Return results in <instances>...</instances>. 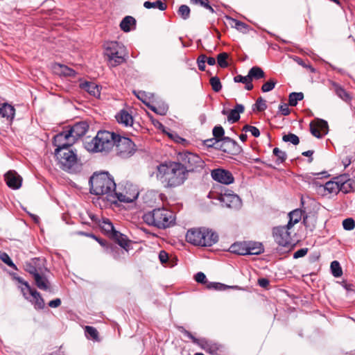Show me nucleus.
<instances>
[{
    "label": "nucleus",
    "mask_w": 355,
    "mask_h": 355,
    "mask_svg": "<svg viewBox=\"0 0 355 355\" xmlns=\"http://www.w3.org/2000/svg\"><path fill=\"white\" fill-rule=\"evenodd\" d=\"M155 176L164 188L172 189L182 186L188 179L187 171L180 162H164L156 166Z\"/></svg>",
    "instance_id": "1"
},
{
    "label": "nucleus",
    "mask_w": 355,
    "mask_h": 355,
    "mask_svg": "<svg viewBox=\"0 0 355 355\" xmlns=\"http://www.w3.org/2000/svg\"><path fill=\"white\" fill-rule=\"evenodd\" d=\"M90 193L96 196H105L110 202V195H114L116 184L107 172L94 173L89 181Z\"/></svg>",
    "instance_id": "2"
},
{
    "label": "nucleus",
    "mask_w": 355,
    "mask_h": 355,
    "mask_svg": "<svg viewBox=\"0 0 355 355\" xmlns=\"http://www.w3.org/2000/svg\"><path fill=\"white\" fill-rule=\"evenodd\" d=\"M142 218L146 224L160 230L168 228L175 223L173 211L164 207L153 209L145 213Z\"/></svg>",
    "instance_id": "3"
},
{
    "label": "nucleus",
    "mask_w": 355,
    "mask_h": 355,
    "mask_svg": "<svg viewBox=\"0 0 355 355\" xmlns=\"http://www.w3.org/2000/svg\"><path fill=\"white\" fill-rule=\"evenodd\" d=\"M117 134L107 130H100L89 142L87 144L88 150L92 152L109 153L114 149Z\"/></svg>",
    "instance_id": "4"
},
{
    "label": "nucleus",
    "mask_w": 355,
    "mask_h": 355,
    "mask_svg": "<svg viewBox=\"0 0 355 355\" xmlns=\"http://www.w3.org/2000/svg\"><path fill=\"white\" fill-rule=\"evenodd\" d=\"M218 235L206 228H193L187 231L186 241L194 245L211 246L218 241Z\"/></svg>",
    "instance_id": "5"
},
{
    "label": "nucleus",
    "mask_w": 355,
    "mask_h": 355,
    "mask_svg": "<svg viewBox=\"0 0 355 355\" xmlns=\"http://www.w3.org/2000/svg\"><path fill=\"white\" fill-rule=\"evenodd\" d=\"M55 156L62 170L69 173H76L79 170L80 164L77 153L72 148L55 150Z\"/></svg>",
    "instance_id": "6"
},
{
    "label": "nucleus",
    "mask_w": 355,
    "mask_h": 355,
    "mask_svg": "<svg viewBox=\"0 0 355 355\" xmlns=\"http://www.w3.org/2000/svg\"><path fill=\"white\" fill-rule=\"evenodd\" d=\"M105 55L112 67H117L126 62L127 53L125 46L120 42L112 41L105 44Z\"/></svg>",
    "instance_id": "7"
},
{
    "label": "nucleus",
    "mask_w": 355,
    "mask_h": 355,
    "mask_svg": "<svg viewBox=\"0 0 355 355\" xmlns=\"http://www.w3.org/2000/svg\"><path fill=\"white\" fill-rule=\"evenodd\" d=\"M178 162L187 171V175L191 172L199 171L203 169L205 162L202 158L196 153L189 151H183L178 154Z\"/></svg>",
    "instance_id": "8"
},
{
    "label": "nucleus",
    "mask_w": 355,
    "mask_h": 355,
    "mask_svg": "<svg viewBox=\"0 0 355 355\" xmlns=\"http://www.w3.org/2000/svg\"><path fill=\"white\" fill-rule=\"evenodd\" d=\"M139 196V191L135 185L127 182L121 191L115 190L114 195H110V202L116 204L121 202H132L135 200Z\"/></svg>",
    "instance_id": "9"
},
{
    "label": "nucleus",
    "mask_w": 355,
    "mask_h": 355,
    "mask_svg": "<svg viewBox=\"0 0 355 355\" xmlns=\"http://www.w3.org/2000/svg\"><path fill=\"white\" fill-rule=\"evenodd\" d=\"M114 148L116 155L121 159L130 157L137 150L135 143L130 139L119 135H116Z\"/></svg>",
    "instance_id": "10"
},
{
    "label": "nucleus",
    "mask_w": 355,
    "mask_h": 355,
    "mask_svg": "<svg viewBox=\"0 0 355 355\" xmlns=\"http://www.w3.org/2000/svg\"><path fill=\"white\" fill-rule=\"evenodd\" d=\"M179 329L185 336L191 339L193 343L199 345L207 353L211 355H220V353L222 352V345L205 339L199 340L182 327H180Z\"/></svg>",
    "instance_id": "11"
},
{
    "label": "nucleus",
    "mask_w": 355,
    "mask_h": 355,
    "mask_svg": "<svg viewBox=\"0 0 355 355\" xmlns=\"http://www.w3.org/2000/svg\"><path fill=\"white\" fill-rule=\"evenodd\" d=\"M19 282L24 286L21 288L24 297L32 302L35 309H43L45 303L40 293L35 289L31 288L27 282L21 279H19Z\"/></svg>",
    "instance_id": "12"
},
{
    "label": "nucleus",
    "mask_w": 355,
    "mask_h": 355,
    "mask_svg": "<svg viewBox=\"0 0 355 355\" xmlns=\"http://www.w3.org/2000/svg\"><path fill=\"white\" fill-rule=\"evenodd\" d=\"M290 230L291 228L287 225L275 227L272 229V236L279 245L286 248L292 247L293 240Z\"/></svg>",
    "instance_id": "13"
},
{
    "label": "nucleus",
    "mask_w": 355,
    "mask_h": 355,
    "mask_svg": "<svg viewBox=\"0 0 355 355\" xmlns=\"http://www.w3.org/2000/svg\"><path fill=\"white\" fill-rule=\"evenodd\" d=\"M53 145L56 147L55 150H62L71 146L76 143L74 139L71 135H69L67 130L65 128L61 132L57 134L53 137Z\"/></svg>",
    "instance_id": "14"
},
{
    "label": "nucleus",
    "mask_w": 355,
    "mask_h": 355,
    "mask_svg": "<svg viewBox=\"0 0 355 355\" xmlns=\"http://www.w3.org/2000/svg\"><path fill=\"white\" fill-rule=\"evenodd\" d=\"M216 148H219L224 153L232 155H237L242 151V148L237 142L230 137H223L220 145Z\"/></svg>",
    "instance_id": "15"
},
{
    "label": "nucleus",
    "mask_w": 355,
    "mask_h": 355,
    "mask_svg": "<svg viewBox=\"0 0 355 355\" xmlns=\"http://www.w3.org/2000/svg\"><path fill=\"white\" fill-rule=\"evenodd\" d=\"M211 178L216 182L223 184H230L234 182V178L232 173L223 168L214 169L211 172Z\"/></svg>",
    "instance_id": "16"
},
{
    "label": "nucleus",
    "mask_w": 355,
    "mask_h": 355,
    "mask_svg": "<svg viewBox=\"0 0 355 355\" xmlns=\"http://www.w3.org/2000/svg\"><path fill=\"white\" fill-rule=\"evenodd\" d=\"M71 135L72 138L74 139L76 142L79 138L84 136L89 129V125L86 121H80L73 124L72 126L66 128Z\"/></svg>",
    "instance_id": "17"
},
{
    "label": "nucleus",
    "mask_w": 355,
    "mask_h": 355,
    "mask_svg": "<svg viewBox=\"0 0 355 355\" xmlns=\"http://www.w3.org/2000/svg\"><path fill=\"white\" fill-rule=\"evenodd\" d=\"M220 201L225 206L230 209H239L242 206V201L236 194H224L220 197Z\"/></svg>",
    "instance_id": "18"
},
{
    "label": "nucleus",
    "mask_w": 355,
    "mask_h": 355,
    "mask_svg": "<svg viewBox=\"0 0 355 355\" xmlns=\"http://www.w3.org/2000/svg\"><path fill=\"white\" fill-rule=\"evenodd\" d=\"M7 185L13 189H18L21 186L22 178L15 171H8L5 175Z\"/></svg>",
    "instance_id": "19"
},
{
    "label": "nucleus",
    "mask_w": 355,
    "mask_h": 355,
    "mask_svg": "<svg viewBox=\"0 0 355 355\" xmlns=\"http://www.w3.org/2000/svg\"><path fill=\"white\" fill-rule=\"evenodd\" d=\"M0 116L11 124L15 116V108L8 103H2L0 106Z\"/></svg>",
    "instance_id": "20"
},
{
    "label": "nucleus",
    "mask_w": 355,
    "mask_h": 355,
    "mask_svg": "<svg viewBox=\"0 0 355 355\" xmlns=\"http://www.w3.org/2000/svg\"><path fill=\"white\" fill-rule=\"evenodd\" d=\"M100 226L102 231L110 238L121 236V233L114 229L113 224L109 219L103 218Z\"/></svg>",
    "instance_id": "21"
},
{
    "label": "nucleus",
    "mask_w": 355,
    "mask_h": 355,
    "mask_svg": "<svg viewBox=\"0 0 355 355\" xmlns=\"http://www.w3.org/2000/svg\"><path fill=\"white\" fill-rule=\"evenodd\" d=\"M80 88L86 91L91 96L98 98L101 92L99 86L94 82L84 81L80 83Z\"/></svg>",
    "instance_id": "22"
},
{
    "label": "nucleus",
    "mask_w": 355,
    "mask_h": 355,
    "mask_svg": "<svg viewBox=\"0 0 355 355\" xmlns=\"http://www.w3.org/2000/svg\"><path fill=\"white\" fill-rule=\"evenodd\" d=\"M117 122L125 127L132 126L133 117L127 110H121L115 116Z\"/></svg>",
    "instance_id": "23"
},
{
    "label": "nucleus",
    "mask_w": 355,
    "mask_h": 355,
    "mask_svg": "<svg viewBox=\"0 0 355 355\" xmlns=\"http://www.w3.org/2000/svg\"><path fill=\"white\" fill-rule=\"evenodd\" d=\"M319 189L323 191L322 195L337 194L339 191V187L334 180L328 181L324 185H320Z\"/></svg>",
    "instance_id": "24"
},
{
    "label": "nucleus",
    "mask_w": 355,
    "mask_h": 355,
    "mask_svg": "<svg viewBox=\"0 0 355 355\" xmlns=\"http://www.w3.org/2000/svg\"><path fill=\"white\" fill-rule=\"evenodd\" d=\"M329 83L334 92L340 98L345 102H349L352 100L350 94L341 85L331 80Z\"/></svg>",
    "instance_id": "25"
},
{
    "label": "nucleus",
    "mask_w": 355,
    "mask_h": 355,
    "mask_svg": "<svg viewBox=\"0 0 355 355\" xmlns=\"http://www.w3.org/2000/svg\"><path fill=\"white\" fill-rule=\"evenodd\" d=\"M37 287L42 291H51V284L48 279L43 275L37 274L33 279Z\"/></svg>",
    "instance_id": "26"
},
{
    "label": "nucleus",
    "mask_w": 355,
    "mask_h": 355,
    "mask_svg": "<svg viewBox=\"0 0 355 355\" xmlns=\"http://www.w3.org/2000/svg\"><path fill=\"white\" fill-rule=\"evenodd\" d=\"M244 112V106L241 104H236L234 109L231 110L227 116V120L235 123L240 119V114Z\"/></svg>",
    "instance_id": "27"
},
{
    "label": "nucleus",
    "mask_w": 355,
    "mask_h": 355,
    "mask_svg": "<svg viewBox=\"0 0 355 355\" xmlns=\"http://www.w3.org/2000/svg\"><path fill=\"white\" fill-rule=\"evenodd\" d=\"M248 254H259L263 252V248L261 243L248 241L245 242Z\"/></svg>",
    "instance_id": "28"
},
{
    "label": "nucleus",
    "mask_w": 355,
    "mask_h": 355,
    "mask_svg": "<svg viewBox=\"0 0 355 355\" xmlns=\"http://www.w3.org/2000/svg\"><path fill=\"white\" fill-rule=\"evenodd\" d=\"M288 216L289 220L286 225L291 229L294 225L299 223L302 219V211L299 209H295L289 213Z\"/></svg>",
    "instance_id": "29"
},
{
    "label": "nucleus",
    "mask_w": 355,
    "mask_h": 355,
    "mask_svg": "<svg viewBox=\"0 0 355 355\" xmlns=\"http://www.w3.org/2000/svg\"><path fill=\"white\" fill-rule=\"evenodd\" d=\"M54 69L55 72L60 75L71 77H74L76 76V72L73 69L64 64H56L54 67Z\"/></svg>",
    "instance_id": "30"
},
{
    "label": "nucleus",
    "mask_w": 355,
    "mask_h": 355,
    "mask_svg": "<svg viewBox=\"0 0 355 355\" xmlns=\"http://www.w3.org/2000/svg\"><path fill=\"white\" fill-rule=\"evenodd\" d=\"M265 77L263 70L257 66L252 67L248 71V79L259 80Z\"/></svg>",
    "instance_id": "31"
},
{
    "label": "nucleus",
    "mask_w": 355,
    "mask_h": 355,
    "mask_svg": "<svg viewBox=\"0 0 355 355\" xmlns=\"http://www.w3.org/2000/svg\"><path fill=\"white\" fill-rule=\"evenodd\" d=\"M230 251L233 253L245 255L248 254L245 242H237L230 246Z\"/></svg>",
    "instance_id": "32"
},
{
    "label": "nucleus",
    "mask_w": 355,
    "mask_h": 355,
    "mask_svg": "<svg viewBox=\"0 0 355 355\" xmlns=\"http://www.w3.org/2000/svg\"><path fill=\"white\" fill-rule=\"evenodd\" d=\"M144 6L147 9L157 8L161 11L165 10L167 8L166 4L162 2L161 0H157L154 2L145 1Z\"/></svg>",
    "instance_id": "33"
},
{
    "label": "nucleus",
    "mask_w": 355,
    "mask_h": 355,
    "mask_svg": "<svg viewBox=\"0 0 355 355\" xmlns=\"http://www.w3.org/2000/svg\"><path fill=\"white\" fill-rule=\"evenodd\" d=\"M135 19L131 16L125 17L120 24L121 28L125 32L130 31V26L135 24Z\"/></svg>",
    "instance_id": "34"
},
{
    "label": "nucleus",
    "mask_w": 355,
    "mask_h": 355,
    "mask_svg": "<svg viewBox=\"0 0 355 355\" xmlns=\"http://www.w3.org/2000/svg\"><path fill=\"white\" fill-rule=\"evenodd\" d=\"M304 98L302 92H292L288 97V103L291 106H295L298 101H302Z\"/></svg>",
    "instance_id": "35"
},
{
    "label": "nucleus",
    "mask_w": 355,
    "mask_h": 355,
    "mask_svg": "<svg viewBox=\"0 0 355 355\" xmlns=\"http://www.w3.org/2000/svg\"><path fill=\"white\" fill-rule=\"evenodd\" d=\"M86 336L95 341H99L98 332L96 328L91 326H86L85 328Z\"/></svg>",
    "instance_id": "36"
},
{
    "label": "nucleus",
    "mask_w": 355,
    "mask_h": 355,
    "mask_svg": "<svg viewBox=\"0 0 355 355\" xmlns=\"http://www.w3.org/2000/svg\"><path fill=\"white\" fill-rule=\"evenodd\" d=\"M331 270L334 277H339L343 275V270L338 261H333L331 263Z\"/></svg>",
    "instance_id": "37"
},
{
    "label": "nucleus",
    "mask_w": 355,
    "mask_h": 355,
    "mask_svg": "<svg viewBox=\"0 0 355 355\" xmlns=\"http://www.w3.org/2000/svg\"><path fill=\"white\" fill-rule=\"evenodd\" d=\"M267 108L266 101L262 97H259L253 105V111L262 112Z\"/></svg>",
    "instance_id": "38"
},
{
    "label": "nucleus",
    "mask_w": 355,
    "mask_h": 355,
    "mask_svg": "<svg viewBox=\"0 0 355 355\" xmlns=\"http://www.w3.org/2000/svg\"><path fill=\"white\" fill-rule=\"evenodd\" d=\"M354 189L355 182L352 179L339 187L340 191H342L344 193H349L354 191Z\"/></svg>",
    "instance_id": "39"
},
{
    "label": "nucleus",
    "mask_w": 355,
    "mask_h": 355,
    "mask_svg": "<svg viewBox=\"0 0 355 355\" xmlns=\"http://www.w3.org/2000/svg\"><path fill=\"white\" fill-rule=\"evenodd\" d=\"M214 138L218 141L221 142L224 137L225 130L221 125H216L213 128L212 130Z\"/></svg>",
    "instance_id": "40"
},
{
    "label": "nucleus",
    "mask_w": 355,
    "mask_h": 355,
    "mask_svg": "<svg viewBox=\"0 0 355 355\" xmlns=\"http://www.w3.org/2000/svg\"><path fill=\"white\" fill-rule=\"evenodd\" d=\"M178 14L180 16L181 18L186 20L190 17V8L187 5H182L179 7L178 10Z\"/></svg>",
    "instance_id": "41"
},
{
    "label": "nucleus",
    "mask_w": 355,
    "mask_h": 355,
    "mask_svg": "<svg viewBox=\"0 0 355 355\" xmlns=\"http://www.w3.org/2000/svg\"><path fill=\"white\" fill-rule=\"evenodd\" d=\"M273 154L277 157V163H283L287 158L286 152L281 150L278 148H275L272 150Z\"/></svg>",
    "instance_id": "42"
},
{
    "label": "nucleus",
    "mask_w": 355,
    "mask_h": 355,
    "mask_svg": "<svg viewBox=\"0 0 355 355\" xmlns=\"http://www.w3.org/2000/svg\"><path fill=\"white\" fill-rule=\"evenodd\" d=\"M228 58V54L225 52L219 53L217 56V62L218 64L221 68H226L228 67V62L227 59Z\"/></svg>",
    "instance_id": "43"
},
{
    "label": "nucleus",
    "mask_w": 355,
    "mask_h": 355,
    "mask_svg": "<svg viewBox=\"0 0 355 355\" xmlns=\"http://www.w3.org/2000/svg\"><path fill=\"white\" fill-rule=\"evenodd\" d=\"M282 140L284 142H291L293 145H297L300 143L299 137L293 133H288V135H284L282 137Z\"/></svg>",
    "instance_id": "44"
},
{
    "label": "nucleus",
    "mask_w": 355,
    "mask_h": 355,
    "mask_svg": "<svg viewBox=\"0 0 355 355\" xmlns=\"http://www.w3.org/2000/svg\"><path fill=\"white\" fill-rule=\"evenodd\" d=\"M209 83L214 92H218L221 90L222 85L220 79L217 76L211 77L210 78Z\"/></svg>",
    "instance_id": "45"
},
{
    "label": "nucleus",
    "mask_w": 355,
    "mask_h": 355,
    "mask_svg": "<svg viewBox=\"0 0 355 355\" xmlns=\"http://www.w3.org/2000/svg\"><path fill=\"white\" fill-rule=\"evenodd\" d=\"M277 82L274 79H270L266 82L261 87V91L263 92H268L272 90L276 85Z\"/></svg>",
    "instance_id": "46"
},
{
    "label": "nucleus",
    "mask_w": 355,
    "mask_h": 355,
    "mask_svg": "<svg viewBox=\"0 0 355 355\" xmlns=\"http://www.w3.org/2000/svg\"><path fill=\"white\" fill-rule=\"evenodd\" d=\"M193 4H199L201 6L208 9L211 12L214 13L215 11L214 8L209 5L208 0H190Z\"/></svg>",
    "instance_id": "47"
},
{
    "label": "nucleus",
    "mask_w": 355,
    "mask_h": 355,
    "mask_svg": "<svg viewBox=\"0 0 355 355\" xmlns=\"http://www.w3.org/2000/svg\"><path fill=\"white\" fill-rule=\"evenodd\" d=\"M315 124L317 125V127L319 128L320 132H322L323 135L327 134L328 123L326 121L323 119H319Z\"/></svg>",
    "instance_id": "48"
},
{
    "label": "nucleus",
    "mask_w": 355,
    "mask_h": 355,
    "mask_svg": "<svg viewBox=\"0 0 355 355\" xmlns=\"http://www.w3.org/2000/svg\"><path fill=\"white\" fill-rule=\"evenodd\" d=\"M343 226L345 230H352L355 227V221L352 218H348L343 221Z\"/></svg>",
    "instance_id": "49"
},
{
    "label": "nucleus",
    "mask_w": 355,
    "mask_h": 355,
    "mask_svg": "<svg viewBox=\"0 0 355 355\" xmlns=\"http://www.w3.org/2000/svg\"><path fill=\"white\" fill-rule=\"evenodd\" d=\"M310 131L311 133L317 138H322L323 136V134L321 133L319 128L317 127V125L312 121L310 123Z\"/></svg>",
    "instance_id": "50"
},
{
    "label": "nucleus",
    "mask_w": 355,
    "mask_h": 355,
    "mask_svg": "<svg viewBox=\"0 0 355 355\" xmlns=\"http://www.w3.org/2000/svg\"><path fill=\"white\" fill-rule=\"evenodd\" d=\"M334 180L337 183L338 187L346 183L348 180H351L349 178V175L347 174H343L340 176L336 177L334 178Z\"/></svg>",
    "instance_id": "51"
},
{
    "label": "nucleus",
    "mask_w": 355,
    "mask_h": 355,
    "mask_svg": "<svg viewBox=\"0 0 355 355\" xmlns=\"http://www.w3.org/2000/svg\"><path fill=\"white\" fill-rule=\"evenodd\" d=\"M0 259L1 260L7 264L8 266L15 268V265L12 261L11 259L10 258L9 255L6 252H2L0 254Z\"/></svg>",
    "instance_id": "52"
},
{
    "label": "nucleus",
    "mask_w": 355,
    "mask_h": 355,
    "mask_svg": "<svg viewBox=\"0 0 355 355\" xmlns=\"http://www.w3.org/2000/svg\"><path fill=\"white\" fill-rule=\"evenodd\" d=\"M195 280L198 283L205 284L206 286L208 283V282L207 281L206 275L202 272H198V273H196V275H195Z\"/></svg>",
    "instance_id": "53"
},
{
    "label": "nucleus",
    "mask_w": 355,
    "mask_h": 355,
    "mask_svg": "<svg viewBox=\"0 0 355 355\" xmlns=\"http://www.w3.org/2000/svg\"><path fill=\"white\" fill-rule=\"evenodd\" d=\"M225 287V285L220 283L208 282L207 284V288L209 289L223 290Z\"/></svg>",
    "instance_id": "54"
},
{
    "label": "nucleus",
    "mask_w": 355,
    "mask_h": 355,
    "mask_svg": "<svg viewBox=\"0 0 355 355\" xmlns=\"http://www.w3.org/2000/svg\"><path fill=\"white\" fill-rule=\"evenodd\" d=\"M112 239L116 240L121 247L125 248L128 246L127 239L124 236L123 234H121V236H117L116 238Z\"/></svg>",
    "instance_id": "55"
},
{
    "label": "nucleus",
    "mask_w": 355,
    "mask_h": 355,
    "mask_svg": "<svg viewBox=\"0 0 355 355\" xmlns=\"http://www.w3.org/2000/svg\"><path fill=\"white\" fill-rule=\"evenodd\" d=\"M233 21L234 22V27L238 31H244L248 29V26L246 24L236 19H234Z\"/></svg>",
    "instance_id": "56"
},
{
    "label": "nucleus",
    "mask_w": 355,
    "mask_h": 355,
    "mask_svg": "<svg viewBox=\"0 0 355 355\" xmlns=\"http://www.w3.org/2000/svg\"><path fill=\"white\" fill-rule=\"evenodd\" d=\"M151 110H153L154 112L159 114L160 115H164L166 114L168 107L167 106H163L162 107H157L155 106H151L150 107Z\"/></svg>",
    "instance_id": "57"
},
{
    "label": "nucleus",
    "mask_w": 355,
    "mask_h": 355,
    "mask_svg": "<svg viewBox=\"0 0 355 355\" xmlns=\"http://www.w3.org/2000/svg\"><path fill=\"white\" fill-rule=\"evenodd\" d=\"M307 252H308L307 248H301L294 252L293 258L298 259L300 257H303L304 256H305L307 254Z\"/></svg>",
    "instance_id": "58"
},
{
    "label": "nucleus",
    "mask_w": 355,
    "mask_h": 355,
    "mask_svg": "<svg viewBox=\"0 0 355 355\" xmlns=\"http://www.w3.org/2000/svg\"><path fill=\"white\" fill-rule=\"evenodd\" d=\"M279 111L284 116H287L290 114V110L287 104H282L279 106Z\"/></svg>",
    "instance_id": "59"
},
{
    "label": "nucleus",
    "mask_w": 355,
    "mask_h": 355,
    "mask_svg": "<svg viewBox=\"0 0 355 355\" xmlns=\"http://www.w3.org/2000/svg\"><path fill=\"white\" fill-rule=\"evenodd\" d=\"M26 270L32 275L33 278H35V275L40 274L38 270L33 265H28Z\"/></svg>",
    "instance_id": "60"
},
{
    "label": "nucleus",
    "mask_w": 355,
    "mask_h": 355,
    "mask_svg": "<svg viewBox=\"0 0 355 355\" xmlns=\"http://www.w3.org/2000/svg\"><path fill=\"white\" fill-rule=\"evenodd\" d=\"M218 141L215 139V138H212V139H207V140H205L204 141V144L207 146V147H213L214 145L216 144H218ZM219 145H218V146Z\"/></svg>",
    "instance_id": "61"
},
{
    "label": "nucleus",
    "mask_w": 355,
    "mask_h": 355,
    "mask_svg": "<svg viewBox=\"0 0 355 355\" xmlns=\"http://www.w3.org/2000/svg\"><path fill=\"white\" fill-rule=\"evenodd\" d=\"M248 79V74L246 76H243L241 75H237L234 77V81L235 83H245Z\"/></svg>",
    "instance_id": "62"
},
{
    "label": "nucleus",
    "mask_w": 355,
    "mask_h": 355,
    "mask_svg": "<svg viewBox=\"0 0 355 355\" xmlns=\"http://www.w3.org/2000/svg\"><path fill=\"white\" fill-rule=\"evenodd\" d=\"M159 259L161 263H164L167 262L168 259V255L165 251L162 250L159 254Z\"/></svg>",
    "instance_id": "63"
},
{
    "label": "nucleus",
    "mask_w": 355,
    "mask_h": 355,
    "mask_svg": "<svg viewBox=\"0 0 355 355\" xmlns=\"http://www.w3.org/2000/svg\"><path fill=\"white\" fill-rule=\"evenodd\" d=\"M270 282L266 278H259L258 279V284L259 286L266 288L269 286Z\"/></svg>",
    "instance_id": "64"
}]
</instances>
